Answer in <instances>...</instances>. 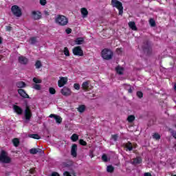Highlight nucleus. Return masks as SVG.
I'll return each mask as SVG.
<instances>
[{"label": "nucleus", "instance_id": "1", "mask_svg": "<svg viewBox=\"0 0 176 176\" xmlns=\"http://www.w3.org/2000/svg\"><path fill=\"white\" fill-rule=\"evenodd\" d=\"M23 104L25 105L23 112V123L25 124H28V123H30V122H31V118H32V112L31 111V109L30 107V105H28V101L27 100L23 99Z\"/></svg>", "mask_w": 176, "mask_h": 176}, {"label": "nucleus", "instance_id": "2", "mask_svg": "<svg viewBox=\"0 0 176 176\" xmlns=\"http://www.w3.org/2000/svg\"><path fill=\"white\" fill-rule=\"evenodd\" d=\"M55 23L62 26L67 25L68 24V18L64 15H57L55 17Z\"/></svg>", "mask_w": 176, "mask_h": 176}, {"label": "nucleus", "instance_id": "3", "mask_svg": "<svg viewBox=\"0 0 176 176\" xmlns=\"http://www.w3.org/2000/svg\"><path fill=\"white\" fill-rule=\"evenodd\" d=\"M101 56L104 60H111L113 57V52L111 50L105 48L102 50Z\"/></svg>", "mask_w": 176, "mask_h": 176}, {"label": "nucleus", "instance_id": "4", "mask_svg": "<svg viewBox=\"0 0 176 176\" xmlns=\"http://www.w3.org/2000/svg\"><path fill=\"white\" fill-rule=\"evenodd\" d=\"M111 6H113V8H116L117 9H118V14L120 16H122L123 14V4L122 3V2L118 0H111Z\"/></svg>", "mask_w": 176, "mask_h": 176}, {"label": "nucleus", "instance_id": "5", "mask_svg": "<svg viewBox=\"0 0 176 176\" xmlns=\"http://www.w3.org/2000/svg\"><path fill=\"white\" fill-rule=\"evenodd\" d=\"M142 49L146 54H151L152 53V46L151 45V41L146 40L142 45Z\"/></svg>", "mask_w": 176, "mask_h": 176}, {"label": "nucleus", "instance_id": "6", "mask_svg": "<svg viewBox=\"0 0 176 176\" xmlns=\"http://www.w3.org/2000/svg\"><path fill=\"white\" fill-rule=\"evenodd\" d=\"M11 12L16 17H21L23 12H21V9L19 6L14 5L11 7Z\"/></svg>", "mask_w": 176, "mask_h": 176}, {"label": "nucleus", "instance_id": "7", "mask_svg": "<svg viewBox=\"0 0 176 176\" xmlns=\"http://www.w3.org/2000/svg\"><path fill=\"white\" fill-rule=\"evenodd\" d=\"M0 162L1 163H10V157L6 156V152L5 151H2L0 153Z\"/></svg>", "mask_w": 176, "mask_h": 176}, {"label": "nucleus", "instance_id": "8", "mask_svg": "<svg viewBox=\"0 0 176 176\" xmlns=\"http://www.w3.org/2000/svg\"><path fill=\"white\" fill-rule=\"evenodd\" d=\"M60 93L65 97H69V96H71V94H72V91H71V89L67 87H64L60 90Z\"/></svg>", "mask_w": 176, "mask_h": 176}, {"label": "nucleus", "instance_id": "9", "mask_svg": "<svg viewBox=\"0 0 176 176\" xmlns=\"http://www.w3.org/2000/svg\"><path fill=\"white\" fill-rule=\"evenodd\" d=\"M73 54L74 56H83V50H82V47H80V46L75 47L73 49Z\"/></svg>", "mask_w": 176, "mask_h": 176}, {"label": "nucleus", "instance_id": "10", "mask_svg": "<svg viewBox=\"0 0 176 176\" xmlns=\"http://www.w3.org/2000/svg\"><path fill=\"white\" fill-rule=\"evenodd\" d=\"M32 19L33 20H40V19H42L41 13L39 11H32Z\"/></svg>", "mask_w": 176, "mask_h": 176}, {"label": "nucleus", "instance_id": "11", "mask_svg": "<svg viewBox=\"0 0 176 176\" xmlns=\"http://www.w3.org/2000/svg\"><path fill=\"white\" fill-rule=\"evenodd\" d=\"M78 145L76 144H73L71 149V155L73 157H76L78 156Z\"/></svg>", "mask_w": 176, "mask_h": 176}, {"label": "nucleus", "instance_id": "12", "mask_svg": "<svg viewBox=\"0 0 176 176\" xmlns=\"http://www.w3.org/2000/svg\"><path fill=\"white\" fill-rule=\"evenodd\" d=\"M68 82V78L65 77H60V80L58 81V86L59 87H63L65 85H67Z\"/></svg>", "mask_w": 176, "mask_h": 176}, {"label": "nucleus", "instance_id": "13", "mask_svg": "<svg viewBox=\"0 0 176 176\" xmlns=\"http://www.w3.org/2000/svg\"><path fill=\"white\" fill-rule=\"evenodd\" d=\"M131 163L133 166H138V164L142 163V158H141V157H137L136 158L133 159Z\"/></svg>", "mask_w": 176, "mask_h": 176}, {"label": "nucleus", "instance_id": "14", "mask_svg": "<svg viewBox=\"0 0 176 176\" xmlns=\"http://www.w3.org/2000/svg\"><path fill=\"white\" fill-rule=\"evenodd\" d=\"M17 87L19 88L18 89V93L21 96V97H23V81H19L16 83Z\"/></svg>", "mask_w": 176, "mask_h": 176}, {"label": "nucleus", "instance_id": "15", "mask_svg": "<svg viewBox=\"0 0 176 176\" xmlns=\"http://www.w3.org/2000/svg\"><path fill=\"white\" fill-rule=\"evenodd\" d=\"M128 25L129 28H131V30H132L133 31H137L138 30V28H137V26L135 25V22L134 21L129 22Z\"/></svg>", "mask_w": 176, "mask_h": 176}, {"label": "nucleus", "instance_id": "16", "mask_svg": "<svg viewBox=\"0 0 176 176\" xmlns=\"http://www.w3.org/2000/svg\"><path fill=\"white\" fill-rule=\"evenodd\" d=\"M13 108H14V112H16L18 115H21V113H23V109H21L20 107L17 105H14Z\"/></svg>", "mask_w": 176, "mask_h": 176}, {"label": "nucleus", "instance_id": "17", "mask_svg": "<svg viewBox=\"0 0 176 176\" xmlns=\"http://www.w3.org/2000/svg\"><path fill=\"white\" fill-rule=\"evenodd\" d=\"M77 111H78V112H80V113H83V112H85V111H86V106H85L84 104L80 105L77 108Z\"/></svg>", "mask_w": 176, "mask_h": 176}, {"label": "nucleus", "instance_id": "18", "mask_svg": "<svg viewBox=\"0 0 176 176\" xmlns=\"http://www.w3.org/2000/svg\"><path fill=\"white\" fill-rule=\"evenodd\" d=\"M81 14H82V17H87V14H89V11L85 8H81Z\"/></svg>", "mask_w": 176, "mask_h": 176}, {"label": "nucleus", "instance_id": "19", "mask_svg": "<svg viewBox=\"0 0 176 176\" xmlns=\"http://www.w3.org/2000/svg\"><path fill=\"white\" fill-rule=\"evenodd\" d=\"M28 137L30 138H34V140H41V136L36 133L29 134Z\"/></svg>", "mask_w": 176, "mask_h": 176}, {"label": "nucleus", "instance_id": "20", "mask_svg": "<svg viewBox=\"0 0 176 176\" xmlns=\"http://www.w3.org/2000/svg\"><path fill=\"white\" fill-rule=\"evenodd\" d=\"M84 41L85 40L83 39V38L79 37L75 40V43L76 45H82Z\"/></svg>", "mask_w": 176, "mask_h": 176}, {"label": "nucleus", "instance_id": "21", "mask_svg": "<svg viewBox=\"0 0 176 176\" xmlns=\"http://www.w3.org/2000/svg\"><path fill=\"white\" fill-rule=\"evenodd\" d=\"M116 71L117 74H118V75H122L124 69L122 67L118 66L117 67H116Z\"/></svg>", "mask_w": 176, "mask_h": 176}, {"label": "nucleus", "instance_id": "22", "mask_svg": "<svg viewBox=\"0 0 176 176\" xmlns=\"http://www.w3.org/2000/svg\"><path fill=\"white\" fill-rule=\"evenodd\" d=\"M12 144L14 145V146H19V145H20V140H19V138H14L12 140Z\"/></svg>", "mask_w": 176, "mask_h": 176}, {"label": "nucleus", "instance_id": "23", "mask_svg": "<svg viewBox=\"0 0 176 176\" xmlns=\"http://www.w3.org/2000/svg\"><path fill=\"white\" fill-rule=\"evenodd\" d=\"M124 147L126 148V151H133V146L131 142H129L124 144Z\"/></svg>", "mask_w": 176, "mask_h": 176}, {"label": "nucleus", "instance_id": "24", "mask_svg": "<svg viewBox=\"0 0 176 176\" xmlns=\"http://www.w3.org/2000/svg\"><path fill=\"white\" fill-rule=\"evenodd\" d=\"M125 89L126 90L128 91V93H130V94L133 93V90H134V87H131V85H126L125 87Z\"/></svg>", "mask_w": 176, "mask_h": 176}, {"label": "nucleus", "instance_id": "25", "mask_svg": "<svg viewBox=\"0 0 176 176\" xmlns=\"http://www.w3.org/2000/svg\"><path fill=\"white\" fill-rule=\"evenodd\" d=\"M64 167H67L68 168H69V167H72V166H74V162H72V161H70L69 162H65L63 164Z\"/></svg>", "mask_w": 176, "mask_h": 176}, {"label": "nucleus", "instance_id": "26", "mask_svg": "<svg viewBox=\"0 0 176 176\" xmlns=\"http://www.w3.org/2000/svg\"><path fill=\"white\" fill-rule=\"evenodd\" d=\"M55 120L58 124H60V123L63 122V118L60 116H56Z\"/></svg>", "mask_w": 176, "mask_h": 176}, {"label": "nucleus", "instance_id": "27", "mask_svg": "<svg viewBox=\"0 0 176 176\" xmlns=\"http://www.w3.org/2000/svg\"><path fill=\"white\" fill-rule=\"evenodd\" d=\"M107 173H113V171H115V168H113L112 165H109L107 166Z\"/></svg>", "mask_w": 176, "mask_h": 176}, {"label": "nucleus", "instance_id": "28", "mask_svg": "<svg viewBox=\"0 0 176 176\" xmlns=\"http://www.w3.org/2000/svg\"><path fill=\"white\" fill-rule=\"evenodd\" d=\"M127 120L129 123H133V121L135 120V116L131 115V116H128Z\"/></svg>", "mask_w": 176, "mask_h": 176}, {"label": "nucleus", "instance_id": "29", "mask_svg": "<svg viewBox=\"0 0 176 176\" xmlns=\"http://www.w3.org/2000/svg\"><path fill=\"white\" fill-rule=\"evenodd\" d=\"M82 89L84 90H87L89 89V82L88 81L84 82L82 85Z\"/></svg>", "mask_w": 176, "mask_h": 176}, {"label": "nucleus", "instance_id": "30", "mask_svg": "<svg viewBox=\"0 0 176 176\" xmlns=\"http://www.w3.org/2000/svg\"><path fill=\"white\" fill-rule=\"evenodd\" d=\"M149 24L151 27H156V21H155V19H150Z\"/></svg>", "mask_w": 176, "mask_h": 176}, {"label": "nucleus", "instance_id": "31", "mask_svg": "<svg viewBox=\"0 0 176 176\" xmlns=\"http://www.w3.org/2000/svg\"><path fill=\"white\" fill-rule=\"evenodd\" d=\"M30 153H31V155H36V153H38V148H33L30 149Z\"/></svg>", "mask_w": 176, "mask_h": 176}, {"label": "nucleus", "instance_id": "32", "mask_svg": "<svg viewBox=\"0 0 176 176\" xmlns=\"http://www.w3.org/2000/svg\"><path fill=\"white\" fill-rule=\"evenodd\" d=\"M37 41H36V37H31L30 39V43H31V45H35V43H36Z\"/></svg>", "mask_w": 176, "mask_h": 176}, {"label": "nucleus", "instance_id": "33", "mask_svg": "<svg viewBox=\"0 0 176 176\" xmlns=\"http://www.w3.org/2000/svg\"><path fill=\"white\" fill-rule=\"evenodd\" d=\"M102 162H104V163L108 162V155H107V154H103L102 155Z\"/></svg>", "mask_w": 176, "mask_h": 176}, {"label": "nucleus", "instance_id": "34", "mask_svg": "<svg viewBox=\"0 0 176 176\" xmlns=\"http://www.w3.org/2000/svg\"><path fill=\"white\" fill-rule=\"evenodd\" d=\"M35 67L37 69H39L41 67H42V63H41V60H37L35 63Z\"/></svg>", "mask_w": 176, "mask_h": 176}, {"label": "nucleus", "instance_id": "35", "mask_svg": "<svg viewBox=\"0 0 176 176\" xmlns=\"http://www.w3.org/2000/svg\"><path fill=\"white\" fill-rule=\"evenodd\" d=\"M71 139L75 142L76 141H78L79 136H78L76 134H73L71 137Z\"/></svg>", "mask_w": 176, "mask_h": 176}, {"label": "nucleus", "instance_id": "36", "mask_svg": "<svg viewBox=\"0 0 176 176\" xmlns=\"http://www.w3.org/2000/svg\"><path fill=\"white\" fill-rule=\"evenodd\" d=\"M63 53L67 57H69V50H68V47H66L64 48Z\"/></svg>", "mask_w": 176, "mask_h": 176}, {"label": "nucleus", "instance_id": "37", "mask_svg": "<svg viewBox=\"0 0 176 176\" xmlns=\"http://www.w3.org/2000/svg\"><path fill=\"white\" fill-rule=\"evenodd\" d=\"M153 138L154 140H160V135L157 133H155L153 135Z\"/></svg>", "mask_w": 176, "mask_h": 176}, {"label": "nucleus", "instance_id": "38", "mask_svg": "<svg viewBox=\"0 0 176 176\" xmlns=\"http://www.w3.org/2000/svg\"><path fill=\"white\" fill-rule=\"evenodd\" d=\"M136 96H138L139 98H142V97H144V94L141 91H138L136 93Z\"/></svg>", "mask_w": 176, "mask_h": 176}, {"label": "nucleus", "instance_id": "39", "mask_svg": "<svg viewBox=\"0 0 176 176\" xmlns=\"http://www.w3.org/2000/svg\"><path fill=\"white\" fill-rule=\"evenodd\" d=\"M23 98H29L31 100V98H30V96L27 94V92H25L24 90H23Z\"/></svg>", "mask_w": 176, "mask_h": 176}, {"label": "nucleus", "instance_id": "40", "mask_svg": "<svg viewBox=\"0 0 176 176\" xmlns=\"http://www.w3.org/2000/svg\"><path fill=\"white\" fill-rule=\"evenodd\" d=\"M49 91L50 94H56V89L53 87H50Z\"/></svg>", "mask_w": 176, "mask_h": 176}, {"label": "nucleus", "instance_id": "41", "mask_svg": "<svg viewBox=\"0 0 176 176\" xmlns=\"http://www.w3.org/2000/svg\"><path fill=\"white\" fill-rule=\"evenodd\" d=\"M33 89H35L36 90H41V85L35 84L33 86Z\"/></svg>", "mask_w": 176, "mask_h": 176}, {"label": "nucleus", "instance_id": "42", "mask_svg": "<svg viewBox=\"0 0 176 176\" xmlns=\"http://www.w3.org/2000/svg\"><path fill=\"white\" fill-rule=\"evenodd\" d=\"M79 142L80 144L82 145L83 146H86V145H87V143L83 140H80Z\"/></svg>", "mask_w": 176, "mask_h": 176}, {"label": "nucleus", "instance_id": "43", "mask_svg": "<svg viewBox=\"0 0 176 176\" xmlns=\"http://www.w3.org/2000/svg\"><path fill=\"white\" fill-rule=\"evenodd\" d=\"M33 82H34V83H42V80H39L36 78H34Z\"/></svg>", "mask_w": 176, "mask_h": 176}, {"label": "nucleus", "instance_id": "44", "mask_svg": "<svg viewBox=\"0 0 176 176\" xmlns=\"http://www.w3.org/2000/svg\"><path fill=\"white\" fill-rule=\"evenodd\" d=\"M74 87L76 90H79V89H80V85H79L78 83H75L74 85Z\"/></svg>", "mask_w": 176, "mask_h": 176}, {"label": "nucleus", "instance_id": "45", "mask_svg": "<svg viewBox=\"0 0 176 176\" xmlns=\"http://www.w3.org/2000/svg\"><path fill=\"white\" fill-rule=\"evenodd\" d=\"M23 64H24V65L28 64V58L23 57Z\"/></svg>", "mask_w": 176, "mask_h": 176}, {"label": "nucleus", "instance_id": "46", "mask_svg": "<svg viewBox=\"0 0 176 176\" xmlns=\"http://www.w3.org/2000/svg\"><path fill=\"white\" fill-rule=\"evenodd\" d=\"M46 3H47L46 0H40V4H41L42 6H45V5H46Z\"/></svg>", "mask_w": 176, "mask_h": 176}, {"label": "nucleus", "instance_id": "47", "mask_svg": "<svg viewBox=\"0 0 176 176\" xmlns=\"http://www.w3.org/2000/svg\"><path fill=\"white\" fill-rule=\"evenodd\" d=\"M111 138L113 140V141H118V135H111Z\"/></svg>", "mask_w": 176, "mask_h": 176}, {"label": "nucleus", "instance_id": "48", "mask_svg": "<svg viewBox=\"0 0 176 176\" xmlns=\"http://www.w3.org/2000/svg\"><path fill=\"white\" fill-rule=\"evenodd\" d=\"M65 32H66V34H69L72 32V30L71 28L66 29Z\"/></svg>", "mask_w": 176, "mask_h": 176}, {"label": "nucleus", "instance_id": "49", "mask_svg": "<svg viewBox=\"0 0 176 176\" xmlns=\"http://www.w3.org/2000/svg\"><path fill=\"white\" fill-rule=\"evenodd\" d=\"M89 156L91 157V159H93V157L94 156V154L93 153V151L91 150L89 151Z\"/></svg>", "mask_w": 176, "mask_h": 176}, {"label": "nucleus", "instance_id": "50", "mask_svg": "<svg viewBox=\"0 0 176 176\" xmlns=\"http://www.w3.org/2000/svg\"><path fill=\"white\" fill-rule=\"evenodd\" d=\"M63 175L64 176H72L71 174L69 173V172H68V171H65L63 173Z\"/></svg>", "mask_w": 176, "mask_h": 176}, {"label": "nucleus", "instance_id": "51", "mask_svg": "<svg viewBox=\"0 0 176 176\" xmlns=\"http://www.w3.org/2000/svg\"><path fill=\"white\" fill-rule=\"evenodd\" d=\"M19 63H20V64H23V56L19 57Z\"/></svg>", "mask_w": 176, "mask_h": 176}, {"label": "nucleus", "instance_id": "52", "mask_svg": "<svg viewBox=\"0 0 176 176\" xmlns=\"http://www.w3.org/2000/svg\"><path fill=\"white\" fill-rule=\"evenodd\" d=\"M51 176H60V174H58V173L54 172L52 173Z\"/></svg>", "mask_w": 176, "mask_h": 176}, {"label": "nucleus", "instance_id": "53", "mask_svg": "<svg viewBox=\"0 0 176 176\" xmlns=\"http://www.w3.org/2000/svg\"><path fill=\"white\" fill-rule=\"evenodd\" d=\"M6 31H12V27L6 26Z\"/></svg>", "mask_w": 176, "mask_h": 176}, {"label": "nucleus", "instance_id": "54", "mask_svg": "<svg viewBox=\"0 0 176 176\" xmlns=\"http://www.w3.org/2000/svg\"><path fill=\"white\" fill-rule=\"evenodd\" d=\"M56 116H56L55 114H51L50 116H49V118H54V119H55V118H56Z\"/></svg>", "mask_w": 176, "mask_h": 176}, {"label": "nucleus", "instance_id": "55", "mask_svg": "<svg viewBox=\"0 0 176 176\" xmlns=\"http://www.w3.org/2000/svg\"><path fill=\"white\" fill-rule=\"evenodd\" d=\"M37 153H42V149L37 148Z\"/></svg>", "mask_w": 176, "mask_h": 176}, {"label": "nucleus", "instance_id": "56", "mask_svg": "<svg viewBox=\"0 0 176 176\" xmlns=\"http://www.w3.org/2000/svg\"><path fill=\"white\" fill-rule=\"evenodd\" d=\"M144 176H152V175L149 173H145Z\"/></svg>", "mask_w": 176, "mask_h": 176}, {"label": "nucleus", "instance_id": "57", "mask_svg": "<svg viewBox=\"0 0 176 176\" xmlns=\"http://www.w3.org/2000/svg\"><path fill=\"white\" fill-rule=\"evenodd\" d=\"M44 14H45V16H49L50 14H49V12L45 10L44 11Z\"/></svg>", "mask_w": 176, "mask_h": 176}, {"label": "nucleus", "instance_id": "58", "mask_svg": "<svg viewBox=\"0 0 176 176\" xmlns=\"http://www.w3.org/2000/svg\"><path fill=\"white\" fill-rule=\"evenodd\" d=\"M34 171H35V170H31V169L29 170V173H30V174H34Z\"/></svg>", "mask_w": 176, "mask_h": 176}, {"label": "nucleus", "instance_id": "59", "mask_svg": "<svg viewBox=\"0 0 176 176\" xmlns=\"http://www.w3.org/2000/svg\"><path fill=\"white\" fill-rule=\"evenodd\" d=\"M26 86V84H25V82H23V87H25Z\"/></svg>", "mask_w": 176, "mask_h": 176}, {"label": "nucleus", "instance_id": "60", "mask_svg": "<svg viewBox=\"0 0 176 176\" xmlns=\"http://www.w3.org/2000/svg\"><path fill=\"white\" fill-rule=\"evenodd\" d=\"M2 43V37H0V45Z\"/></svg>", "mask_w": 176, "mask_h": 176}, {"label": "nucleus", "instance_id": "61", "mask_svg": "<svg viewBox=\"0 0 176 176\" xmlns=\"http://www.w3.org/2000/svg\"><path fill=\"white\" fill-rule=\"evenodd\" d=\"M30 161H28V162H27L28 166H30Z\"/></svg>", "mask_w": 176, "mask_h": 176}, {"label": "nucleus", "instance_id": "62", "mask_svg": "<svg viewBox=\"0 0 176 176\" xmlns=\"http://www.w3.org/2000/svg\"><path fill=\"white\" fill-rule=\"evenodd\" d=\"M71 174H72V175H74V176H76V175H75L76 173H74V172H72L71 173Z\"/></svg>", "mask_w": 176, "mask_h": 176}]
</instances>
